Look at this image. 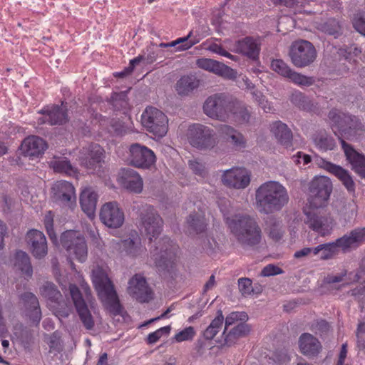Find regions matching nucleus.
Masks as SVG:
<instances>
[{
    "label": "nucleus",
    "mask_w": 365,
    "mask_h": 365,
    "mask_svg": "<svg viewBox=\"0 0 365 365\" xmlns=\"http://www.w3.org/2000/svg\"><path fill=\"white\" fill-rule=\"evenodd\" d=\"M289 201L287 188L277 181L265 182L255 191L256 208L262 214L270 215L279 212Z\"/></svg>",
    "instance_id": "1"
},
{
    "label": "nucleus",
    "mask_w": 365,
    "mask_h": 365,
    "mask_svg": "<svg viewBox=\"0 0 365 365\" xmlns=\"http://www.w3.org/2000/svg\"><path fill=\"white\" fill-rule=\"evenodd\" d=\"M226 223L242 246L252 247L261 242L262 230L254 217L249 215H235L227 217Z\"/></svg>",
    "instance_id": "2"
},
{
    "label": "nucleus",
    "mask_w": 365,
    "mask_h": 365,
    "mask_svg": "<svg viewBox=\"0 0 365 365\" xmlns=\"http://www.w3.org/2000/svg\"><path fill=\"white\" fill-rule=\"evenodd\" d=\"M92 280L106 308L114 315L120 314L122 308L114 286L106 270L99 266L96 267L92 272Z\"/></svg>",
    "instance_id": "3"
},
{
    "label": "nucleus",
    "mask_w": 365,
    "mask_h": 365,
    "mask_svg": "<svg viewBox=\"0 0 365 365\" xmlns=\"http://www.w3.org/2000/svg\"><path fill=\"white\" fill-rule=\"evenodd\" d=\"M365 242V227H359L351 230L335 241L321 244V260H329L334 258L341 250L344 252L349 251L351 248H356Z\"/></svg>",
    "instance_id": "4"
},
{
    "label": "nucleus",
    "mask_w": 365,
    "mask_h": 365,
    "mask_svg": "<svg viewBox=\"0 0 365 365\" xmlns=\"http://www.w3.org/2000/svg\"><path fill=\"white\" fill-rule=\"evenodd\" d=\"M333 185L329 178L316 176L309 184L307 202L309 207L322 209L329 203Z\"/></svg>",
    "instance_id": "5"
},
{
    "label": "nucleus",
    "mask_w": 365,
    "mask_h": 365,
    "mask_svg": "<svg viewBox=\"0 0 365 365\" xmlns=\"http://www.w3.org/2000/svg\"><path fill=\"white\" fill-rule=\"evenodd\" d=\"M178 253L179 246L170 238L164 237L161 240V278L170 281L177 277Z\"/></svg>",
    "instance_id": "6"
},
{
    "label": "nucleus",
    "mask_w": 365,
    "mask_h": 365,
    "mask_svg": "<svg viewBox=\"0 0 365 365\" xmlns=\"http://www.w3.org/2000/svg\"><path fill=\"white\" fill-rule=\"evenodd\" d=\"M232 98L225 93H218L210 96L203 103L204 113L208 117L225 121L230 115Z\"/></svg>",
    "instance_id": "7"
},
{
    "label": "nucleus",
    "mask_w": 365,
    "mask_h": 365,
    "mask_svg": "<svg viewBox=\"0 0 365 365\" xmlns=\"http://www.w3.org/2000/svg\"><path fill=\"white\" fill-rule=\"evenodd\" d=\"M62 247L69 256H73L80 262H84L88 257V247L84 236L79 231L66 230L60 238Z\"/></svg>",
    "instance_id": "8"
},
{
    "label": "nucleus",
    "mask_w": 365,
    "mask_h": 365,
    "mask_svg": "<svg viewBox=\"0 0 365 365\" xmlns=\"http://www.w3.org/2000/svg\"><path fill=\"white\" fill-rule=\"evenodd\" d=\"M291 61L297 68L310 66L316 60L317 52L314 46L306 40L294 41L289 51Z\"/></svg>",
    "instance_id": "9"
},
{
    "label": "nucleus",
    "mask_w": 365,
    "mask_h": 365,
    "mask_svg": "<svg viewBox=\"0 0 365 365\" xmlns=\"http://www.w3.org/2000/svg\"><path fill=\"white\" fill-rule=\"evenodd\" d=\"M304 223L312 231L322 237L329 235L334 227V219L330 214L320 209L309 207L304 211Z\"/></svg>",
    "instance_id": "10"
},
{
    "label": "nucleus",
    "mask_w": 365,
    "mask_h": 365,
    "mask_svg": "<svg viewBox=\"0 0 365 365\" xmlns=\"http://www.w3.org/2000/svg\"><path fill=\"white\" fill-rule=\"evenodd\" d=\"M142 225L145 230V235L150 244L151 252L157 259L158 255V245L160 244V225L159 215L154 210L153 207H148L146 213L143 215Z\"/></svg>",
    "instance_id": "11"
},
{
    "label": "nucleus",
    "mask_w": 365,
    "mask_h": 365,
    "mask_svg": "<svg viewBox=\"0 0 365 365\" xmlns=\"http://www.w3.org/2000/svg\"><path fill=\"white\" fill-rule=\"evenodd\" d=\"M187 138L193 147L199 149L210 148L215 144L212 131L201 124H193L189 127Z\"/></svg>",
    "instance_id": "12"
},
{
    "label": "nucleus",
    "mask_w": 365,
    "mask_h": 365,
    "mask_svg": "<svg viewBox=\"0 0 365 365\" xmlns=\"http://www.w3.org/2000/svg\"><path fill=\"white\" fill-rule=\"evenodd\" d=\"M129 152L128 160L130 164L138 168L148 169L156 160L154 152L140 143L130 145Z\"/></svg>",
    "instance_id": "13"
},
{
    "label": "nucleus",
    "mask_w": 365,
    "mask_h": 365,
    "mask_svg": "<svg viewBox=\"0 0 365 365\" xmlns=\"http://www.w3.org/2000/svg\"><path fill=\"white\" fill-rule=\"evenodd\" d=\"M101 221L108 227L118 228L122 226L125 220L123 210L117 202L105 203L100 211Z\"/></svg>",
    "instance_id": "14"
},
{
    "label": "nucleus",
    "mask_w": 365,
    "mask_h": 365,
    "mask_svg": "<svg viewBox=\"0 0 365 365\" xmlns=\"http://www.w3.org/2000/svg\"><path fill=\"white\" fill-rule=\"evenodd\" d=\"M250 172L243 168H232L223 172L221 180L223 185L235 189H245L250 183Z\"/></svg>",
    "instance_id": "15"
},
{
    "label": "nucleus",
    "mask_w": 365,
    "mask_h": 365,
    "mask_svg": "<svg viewBox=\"0 0 365 365\" xmlns=\"http://www.w3.org/2000/svg\"><path fill=\"white\" fill-rule=\"evenodd\" d=\"M315 163L319 168L337 178L349 192H355V182L348 170L322 158H317Z\"/></svg>",
    "instance_id": "16"
},
{
    "label": "nucleus",
    "mask_w": 365,
    "mask_h": 365,
    "mask_svg": "<svg viewBox=\"0 0 365 365\" xmlns=\"http://www.w3.org/2000/svg\"><path fill=\"white\" fill-rule=\"evenodd\" d=\"M68 109L62 101L61 106L52 105L44 107L39 111L43 115L38 120L41 123H48L51 125H62L68 121Z\"/></svg>",
    "instance_id": "17"
},
{
    "label": "nucleus",
    "mask_w": 365,
    "mask_h": 365,
    "mask_svg": "<svg viewBox=\"0 0 365 365\" xmlns=\"http://www.w3.org/2000/svg\"><path fill=\"white\" fill-rule=\"evenodd\" d=\"M69 292L82 323L87 329H91L94 322L78 287L75 284H70Z\"/></svg>",
    "instance_id": "18"
},
{
    "label": "nucleus",
    "mask_w": 365,
    "mask_h": 365,
    "mask_svg": "<svg viewBox=\"0 0 365 365\" xmlns=\"http://www.w3.org/2000/svg\"><path fill=\"white\" fill-rule=\"evenodd\" d=\"M40 292L41 295L51 303L56 304L57 307H61V308H56L55 314L57 317H68L70 309L64 302L61 303L62 295L54 284L49 282H45L41 287Z\"/></svg>",
    "instance_id": "19"
},
{
    "label": "nucleus",
    "mask_w": 365,
    "mask_h": 365,
    "mask_svg": "<svg viewBox=\"0 0 365 365\" xmlns=\"http://www.w3.org/2000/svg\"><path fill=\"white\" fill-rule=\"evenodd\" d=\"M111 246L119 252L131 257H136L143 251L141 239L136 232L131 233L129 237L125 240H113Z\"/></svg>",
    "instance_id": "20"
},
{
    "label": "nucleus",
    "mask_w": 365,
    "mask_h": 365,
    "mask_svg": "<svg viewBox=\"0 0 365 365\" xmlns=\"http://www.w3.org/2000/svg\"><path fill=\"white\" fill-rule=\"evenodd\" d=\"M196 65L202 69L213 73L224 78L234 80L237 78V72L234 69L223 63L211 58H199L196 61Z\"/></svg>",
    "instance_id": "21"
},
{
    "label": "nucleus",
    "mask_w": 365,
    "mask_h": 365,
    "mask_svg": "<svg viewBox=\"0 0 365 365\" xmlns=\"http://www.w3.org/2000/svg\"><path fill=\"white\" fill-rule=\"evenodd\" d=\"M128 292L140 302H146L152 299V292L145 279L140 274H135L129 280Z\"/></svg>",
    "instance_id": "22"
},
{
    "label": "nucleus",
    "mask_w": 365,
    "mask_h": 365,
    "mask_svg": "<svg viewBox=\"0 0 365 365\" xmlns=\"http://www.w3.org/2000/svg\"><path fill=\"white\" fill-rule=\"evenodd\" d=\"M26 241L34 257L38 259L44 257L48 252L47 242L43 232L31 230L26 234Z\"/></svg>",
    "instance_id": "23"
},
{
    "label": "nucleus",
    "mask_w": 365,
    "mask_h": 365,
    "mask_svg": "<svg viewBox=\"0 0 365 365\" xmlns=\"http://www.w3.org/2000/svg\"><path fill=\"white\" fill-rule=\"evenodd\" d=\"M119 182L124 188L130 192L140 193L143 190V179L133 169H121L119 173Z\"/></svg>",
    "instance_id": "24"
},
{
    "label": "nucleus",
    "mask_w": 365,
    "mask_h": 365,
    "mask_svg": "<svg viewBox=\"0 0 365 365\" xmlns=\"http://www.w3.org/2000/svg\"><path fill=\"white\" fill-rule=\"evenodd\" d=\"M341 141L342 149L344 152L346 160L350 163L352 169L361 178H365V157L356 152L354 148L346 143L343 139L339 138Z\"/></svg>",
    "instance_id": "25"
},
{
    "label": "nucleus",
    "mask_w": 365,
    "mask_h": 365,
    "mask_svg": "<svg viewBox=\"0 0 365 365\" xmlns=\"http://www.w3.org/2000/svg\"><path fill=\"white\" fill-rule=\"evenodd\" d=\"M141 122L147 131L154 135L155 138H160V110L158 108L147 107L141 115Z\"/></svg>",
    "instance_id": "26"
},
{
    "label": "nucleus",
    "mask_w": 365,
    "mask_h": 365,
    "mask_svg": "<svg viewBox=\"0 0 365 365\" xmlns=\"http://www.w3.org/2000/svg\"><path fill=\"white\" fill-rule=\"evenodd\" d=\"M46 148L47 144L46 141L36 135L26 138L21 145L23 154L29 157H38L43 154Z\"/></svg>",
    "instance_id": "27"
},
{
    "label": "nucleus",
    "mask_w": 365,
    "mask_h": 365,
    "mask_svg": "<svg viewBox=\"0 0 365 365\" xmlns=\"http://www.w3.org/2000/svg\"><path fill=\"white\" fill-rule=\"evenodd\" d=\"M235 46L237 53L247 56L252 59L258 58L260 47L253 37L247 36L238 40Z\"/></svg>",
    "instance_id": "28"
},
{
    "label": "nucleus",
    "mask_w": 365,
    "mask_h": 365,
    "mask_svg": "<svg viewBox=\"0 0 365 365\" xmlns=\"http://www.w3.org/2000/svg\"><path fill=\"white\" fill-rule=\"evenodd\" d=\"M98 198V194L91 187L84 189L81 193L80 204L81 209L90 218L95 215Z\"/></svg>",
    "instance_id": "29"
},
{
    "label": "nucleus",
    "mask_w": 365,
    "mask_h": 365,
    "mask_svg": "<svg viewBox=\"0 0 365 365\" xmlns=\"http://www.w3.org/2000/svg\"><path fill=\"white\" fill-rule=\"evenodd\" d=\"M21 299L24 301L30 320L38 324L41 319V312L37 297L31 292H25L21 294Z\"/></svg>",
    "instance_id": "30"
},
{
    "label": "nucleus",
    "mask_w": 365,
    "mask_h": 365,
    "mask_svg": "<svg viewBox=\"0 0 365 365\" xmlns=\"http://www.w3.org/2000/svg\"><path fill=\"white\" fill-rule=\"evenodd\" d=\"M200 85V81L194 75L182 76L177 81L175 88L177 93L182 97L190 96Z\"/></svg>",
    "instance_id": "31"
},
{
    "label": "nucleus",
    "mask_w": 365,
    "mask_h": 365,
    "mask_svg": "<svg viewBox=\"0 0 365 365\" xmlns=\"http://www.w3.org/2000/svg\"><path fill=\"white\" fill-rule=\"evenodd\" d=\"M271 132L282 145L286 148L292 147V132L285 123L275 121L271 126Z\"/></svg>",
    "instance_id": "32"
},
{
    "label": "nucleus",
    "mask_w": 365,
    "mask_h": 365,
    "mask_svg": "<svg viewBox=\"0 0 365 365\" xmlns=\"http://www.w3.org/2000/svg\"><path fill=\"white\" fill-rule=\"evenodd\" d=\"M219 132L224 138L236 149L245 148L246 140L243 135L228 125H221L219 127Z\"/></svg>",
    "instance_id": "33"
},
{
    "label": "nucleus",
    "mask_w": 365,
    "mask_h": 365,
    "mask_svg": "<svg viewBox=\"0 0 365 365\" xmlns=\"http://www.w3.org/2000/svg\"><path fill=\"white\" fill-rule=\"evenodd\" d=\"M340 132L348 138L361 136L365 133V125L358 117L349 115Z\"/></svg>",
    "instance_id": "34"
},
{
    "label": "nucleus",
    "mask_w": 365,
    "mask_h": 365,
    "mask_svg": "<svg viewBox=\"0 0 365 365\" xmlns=\"http://www.w3.org/2000/svg\"><path fill=\"white\" fill-rule=\"evenodd\" d=\"M186 222L190 234H200L207 230V222L205 215L202 212H190L187 217Z\"/></svg>",
    "instance_id": "35"
},
{
    "label": "nucleus",
    "mask_w": 365,
    "mask_h": 365,
    "mask_svg": "<svg viewBox=\"0 0 365 365\" xmlns=\"http://www.w3.org/2000/svg\"><path fill=\"white\" fill-rule=\"evenodd\" d=\"M200 39L201 38L198 35L196 34H195L193 31H190L185 37L179 38L175 41L168 43H161V48L175 47L177 45H179L175 48L176 51H186L190 48L192 46L199 43Z\"/></svg>",
    "instance_id": "36"
},
{
    "label": "nucleus",
    "mask_w": 365,
    "mask_h": 365,
    "mask_svg": "<svg viewBox=\"0 0 365 365\" xmlns=\"http://www.w3.org/2000/svg\"><path fill=\"white\" fill-rule=\"evenodd\" d=\"M315 147L322 151L333 150L336 146V140L325 130H320L312 135Z\"/></svg>",
    "instance_id": "37"
},
{
    "label": "nucleus",
    "mask_w": 365,
    "mask_h": 365,
    "mask_svg": "<svg viewBox=\"0 0 365 365\" xmlns=\"http://www.w3.org/2000/svg\"><path fill=\"white\" fill-rule=\"evenodd\" d=\"M54 189H56L58 199L65 203L76 201V196L73 185L66 180H61L56 183Z\"/></svg>",
    "instance_id": "38"
},
{
    "label": "nucleus",
    "mask_w": 365,
    "mask_h": 365,
    "mask_svg": "<svg viewBox=\"0 0 365 365\" xmlns=\"http://www.w3.org/2000/svg\"><path fill=\"white\" fill-rule=\"evenodd\" d=\"M230 113H232L235 121L240 124H245L250 122L251 112L249 107L242 102L232 101Z\"/></svg>",
    "instance_id": "39"
},
{
    "label": "nucleus",
    "mask_w": 365,
    "mask_h": 365,
    "mask_svg": "<svg viewBox=\"0 0 365 365\" xmlns=\"http://www.w3.org/2000/svg\"><path fill=\"white\" fill-rule=\"evenodd\" d=\"M289 100L292 104L301 110L314 111L317 108L309 97L298 91H295L291 94Z\"/></svg>",
    "instance_id": "40"
},
{
    "label": "nucleus",
    "mask_w": 365,
    "mask_h": 365,
    "mask_svg": "<svg viewBox=\"0 0 365 365\" xmlns=\"http://www.w3.org/2000/svg\"><path fill=\"white\" fill-rule=\"evenodd\" d=\"M15 267L28 277H31L33 268L31 264L30 257L25 252L18 251L15 255Z\"/></svg>",
    "instance_id": "41"
},
{
    "label": "nucleus",
    "mask_w": 365,
    "mask_h": 365,
    "mask_svg": "<svg viewBox=\"0 0 365 365\" xmlns=\"http://www.w3.org/2000/svg\"><path fill=\"white\" fill-rule=\"evenodd\" d=\"M222 311L219 309L217 312V316L211 322L210 325L203 332V337L205 340H212L216 334L220 331L224 322Z\"/></svg>",
    "instance_id": "42"
},
{
    "label": "nucleus",
    "mask_w": 365,
    "mask_h": 365,
    "mask_svg": "<svg viewBox=\"0 0 365 365\" xmlns=\"http://www.w3.org/2000/svg\"><path fill=\"white\" fill-rule=\"evenodd\" d=\"M50 166L56 173H64L68 175H74L76 168L73 167L66 158H59L51 161Z\"/></svg>",
    "instance_id": "43"
},
{
    "label": "nucleus",
    "mask_w": 365,
    "mask_h": 365,
    "mask_svg": "<svg viewBox=\"0 0 365 365\" xmlns=\"http://www.w3.org/2000/svg\"><path fill=\"white\" fill-rule=\"evenodd\" d=\"M11 340L14 342H29L32 339V333L27 328L24 327L21 323H16L14 325L12 331L10 334Z\"/></svg>",
    "instance_id": "44"
},
{
    "label": "nucleus",
    "mask_w": 365,
    "mask_h": 365,
    "mask_svg": "<svg viewBox=\"0 0 365 365\" xmlns=\"http://www.w3.org/2000/svg\"><path fill=\"white\" fill-rule=\"evenodd\" d=\"M250 332V326L245 322H241L228 332L226 331L225 341L237 340L242 337H245Z\"/></svg>",
    "instance_id": "45"
},
{
    "label": "nucleus",
    "mask_w": 365,
    "mask_h": 365,
    "mask_svg": "<svg viewBox=\"0 0 365 365\" xmlns=\"http://www.w3.org/2000/svg\"><path fill=\"white\" fill-rule=\"evenodd\" d=\"M265 231L275 241L279 240L282 237L281 224L273 217L266 221Z\"/></svg>",
    "instance_id": "46"
},
{
    "label": "nucleus",
    "mask_w": 365,
    "mask_h": 365,
    "mask_svg": "<svg viewBox=\"0 0 365 365\" xmlns=\"http://www.w3.org/2000/svg\"><path fill=\"white\" fill-rule=\"evenodd\" d=\"M104 150L98 144L89 145L88 148H83L82 154L84 157H88L94 160L93 162H103Z\"/></svg>",
    "instance_id": "47"
},
{
    "label": "nucleus",
    "mask_w": 365,
    "mask_h": 365,
    "mask_svg": "<svg viewBox=\"0 0 365 365\" xmlns=\"http://www.w3.org/2000/svg\"><path fill=\"white\" fill-rule=\"evenodd\" d=\"M356 205L352 201H340L338 211L345 220L350 221L356 214Z\"/></svg>",
    "instance_id": "48"
},
{
    "label": "nucleus",
    "mask_w": 365,
    "mask_h": 365,
    "mask_svg": "<svg viewBox=\"0 0 365 365\" xmlns=\"http://www.w3.org/2000/svg\"><path fill=\"white\" fill-rule=\"evenodd\" d=\"M128 91L114 93L111 97L112 105L115 110H123L128 108Z\"/></svg>",
    "instance_id": "49"
},
{
    "label": "nucleus",
    "mask_w": 365,
    "mask_h": 365,
    "mask_svg": "<svg viewBox=\"0 0 365 365\" xmlns=\"http://www.w3.org/2000/svg\"><path fill=\"white\" fill-rule=\"evenodd\" d=\"M321 30L337 38L341 34V28L339 22L335 19H329L321 24Z\"/></svg>",
    "instance_id": "50"
},
{
    "label": "nucleus",
    "mask_w": 365,
    "mask_h": 365,
    "mask_svg": "<svg viewBox=\"0 0 365 365\" xmlns=\"http://www.w3.org/2000/svg\"><path fill=\"white\" fill-rule=\"evenodd\" d=\"M290 81L300 86H310L314 83L313 77L307 76L292 70L287 77Z\"/></svg>",
    "instance_id": "51"
},
{
    "label": "nucleus",
    "mask_w": 365,
    "mask_h": 365,
    "mask_svg": "<svg viewBox=\"0 0 365 365\" xmlns=\"http://www.w3.org/2000/svg\"><path fill=\"white\" fill-rule=\"evenodd\" d=\"M248 319V315L245 312H233L227 316L225 319V329L223 334H226L227 329L230 326L234 324L235 322L240 321L245 322Z\"/></svg>",
    "instance_id": "52"
},
{
    "label": "nucleus",
    "mask_w": 365,
    "mask_h": 365,
    "mask_svg": "<svg viewBox=\"0 0 365 365\" xmlns=\"http://www.w3.org/2000/svg\"><path fill=\"white\" fill-rule=\"evenodd\" d=\"M349 114L344 113L337 109H331L328 113L329 119L333 123L334 125L337 126L339 131L344 125L345 118H347Z\"/></svg>",
    "instance_id": "53"
},
{
    "label": "nucleus",
    "mask_w": 365,
    "mask_h": 365,
    "mask_svg": "<svg viewBox=\"0 0 365 365\" xmlns=\"http://www.w3.org/2000/svg\"><path fill=\"white\" fill-rule=\"evenodd\" d=\"M301 352L308 358H314L321 352V344H300Z\"/></svg>",
    "instance_id": "54"
},
{
    "label": "nucleus",
    "mask_w": 365,
    "mask_h": 365,
    "mask_svg": "<svg viewBox=\"0 0 365 365\" xmlns=\"http://www.w3.org/2000/svg\"><path fill=\"white\" fill-rule=\"evenodd\" d=\"M271 67L273 71L285 78H287L292 71V69L281 59L273 60L271 63Z\"/></svg>",
    "instance_id": "55"
},
{
    "label": "nucleus",
    "mask_w": 365,
    "mask_h": 365,
    "mask_svg": "<svg viewBox=\"0 0 365 365\" xmlns=\"http://www.w3.org/2000/svg\"><path fill=\"white\" fill-rule=\"evenodd\" d=\"M43 222L50 239L53 243H56L57 237L53 230V214L51 211L47 212L45 215Z\"/></svg>",
    "instance_id": "56"
},
{
    "label": "nucleus",
    "mask_w": 365,
    "mask_h": 365,
    "mask_svg": "<svg viewBox=\"0 0 365 365\" xmlns=\"http://www.w3.org/2000/svg\"><path fill=\"white\" fill-rule=\"evenodd\" d=\"M352 24L354 28L362 36H365V14L359 12L354 14Z\"/></svg>",
    "instance_id": "57"
},
{
    "label": "nucleus",
    "mask_w": 365,
    "mask_h": 365,
    "mask_svg": "<svg viewBox=\"0 0 365 365\" xmlns=\"http://www.w3.org/2000/svg\"><path fill=\"white\" fill-rule=\"evenodd\" d=\"M195 334L196 332L195 329L192 327H188L177 333L175 335L174 339L178 342H182L183 341H191L193 339V337L195 336Z\"/></svg>",
    "instance_id": "58"
},
{
    "label": "nucleus",
    "mask_w": 365,
    "mask_h": 365,
    "mask_svg": "<svg viewBox=\"0 0 365 365\" xmlns=\"http://www.w3.org/2000/svg\"><path fill=\"white\" fill-rule=\"evenodd\" d=\"M158 46L152 45L147 48L146 51L143 53L141 56H143V63L145 64H150L153 63L158 58Z\"/></svg>",
    "instance_id": "59"
},
{
    "label": "nucleus",
    "mask_w": 365,
    "mask_h": 365,
    "mask_svg": "<svg viewBox=\"0 0 365 365\" xmlns=\"http://www.w3.org/2000/svg\"><path fill=\"white\" fill-rule=\"evenodd\" d=\"M239 289L242 295L247 296L254 292L252 280L249 278H240L238 279Z\"/></svg>",
    "instance_id": "60"
},
{
    "label": "nucleus",
    "mask_w": 365,
    "mask_h": 365,
    "mask_svg": "<svg viewBox=\"0 0 365 365\" xmlns=\"http://www.w3.org/2000/svg\"><path fill=\"white\" fill-rule=\"evenodd\" d=\"M190 168L195 174L200 177H205L207 175V170L205 165L196 160H190L188 162Z\"/></svg>",
    "instance_id": "61"
},
{
    "label": "nucleus",
    "mask_w": 365,
    "mask_h": 365,
    "mask_svg": "<svg viewBox=\"0 0 365 365\" xmlns=\"http://www.w3.org/2000/svg\"><path fill=\"white\" fill-rule=\"evenodd\" d=\"M312 329L315 334L320 336L326 335L330 331V325L325 320H320L312 325Z\"/></svg>",
    "instance_id": "62"
},
{
    "label": "nucleus",
    "mask_w": 365,
    "mask_h": 365,
    "mask_svg": "<svg viewBox=\"0 0 365 365\" xmlns=\"http://www.w3.org/2000/svg\"><path fill=\"white\" fill-rule=\"evenodd\" d=\"M81 164L86 169L91 171L96 170V168L101 167L102 162H93L94 160L89 158L88 157H81Z\"/></svg>",
    "instance_id": "63"
},
{
    "label": "nucleus",
    "mask_w": 365,
    "mask_h": 365,
    "mask_svg": "<svg viewBox=\"0 0 365 365\" xmlns=\"http://www.w3.org/2000/svg\"><path fill=\"white\" fill-rule=\"evenodd\" d=\"M111 128L116 135H122L126 132V126L119 120H113Z\"/></svg>",
    "instance_id": "64"
}]
</instances>
